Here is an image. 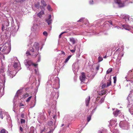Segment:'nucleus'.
<instances>
[{
  "label": "nucleus",
  "mask_w": 133,
  "mask_h": 133,
  "mask_svg": "<svg viewBox=\"0 0 133 133\" xmlns=\"http://www.w3.org/2000/svg\"><path fill=\"white\" fill-rule=\"evenodd\" d=\"M32 62L30 60H29L26 62L27 64L29 66L31 65L32 64Z\"/></svg>",
  "instance_id": "ddd939ff"
},
{
  "label": "nucleus",
  "mask_w": 133,
  "mask_h": 133,
  "mask_svg": "<svg viewBox=\"0 0 133 133\" xmlns=\"http://www.w3.org/2000/svg\"><path fill=\"white\" fill-rule=\"evenodd\" d=\"M20 130L21 131V132H22L23 131V129L22 127L21 126H20L19 127Z\"/></svg>",
  "instance_id": "72a5a7b5"
},
{
  "label": "nucleus",
  "mask_w": 133,
  "mask_h": 133,
  "mask_svg": "<svg viewBox=\"0 0 133 133\" xmlns=\"http://www.w3.org/2000/svg\"><path fill=\"white\" fill-rule=\"evenodd\" d=\"M114 1L116 3L118 4L120 8L123 7L125 6L124 2L121 1V0H114Z\"/></svg>",
  "instance_id": "f257e3e1"
},
{
  "label": "nucleus",
  "mask_w": 133,
  "mask_h": 133,
  "mask_svg": "<svg viewBox=\"0 0 133 133\" xmlns=\"http://www.w3.org/2000/svg\"><path fill=\"white\" fill-rule=\"evenodd\" d=\"M44 14V12L43 11H41L37 15V16L41 18L42 16V15Z\"/></svg>",
  "instance_id": "1a4fd4ad"
},
{
  "label": "nucleus",
  "mask_w": 133,
  "mask_h": 133,
  "mask_svg": "<svg viewBox=\"0 0 133 133\" xmlns=\"http://www.w3.org/2000/svg\"><path fill=\"white\" fill-rule=\"evenodd\" d=\"M79 79L81 82L84 81L86 78L85 73L82 72L81 73V75L79 77Z\"/></svg>",
  "instance_id": "f03ea898"
},
{
  "label": "nucleus",
  "mask_w": 133,
  "mask_h": 133,
  "mask_svg": "<svg viewBox=\"0 0 133 133\" xmlns=\"http://www.w3.org/2000/svg\"><path fill=\"white\" fill-rule=\"evenodd\" d=\"M53 132V130H50L48 132V133H52Z\"/></svg>",
  "instance_id": "e433bc0d"
},
{
  "label": "nucleus",
  "mask_w": 133,
  "mask_h": 133,
  "mask_svg": "<svg viewBox=\"0 0 133 133\" xmlns=\"http://www.w3.org/2000/svg\"><path fill=\"white\" fill-rule=\"evenodd\" d=\"M38 44L36 42H35L34 45V46L35 47L36 49L37 48V47H38Z\"/></svg>",
  "instance_id": "aec40b11"
},
{
  "label": "nucleus",
  "mask_w": 133,
  "mask_h": 133,
  "mask_svg": "<svg viewBox=\"0 0 133 133\" xmlns=\"http://www.w3.org/2000/svg\"><path fill=\"white\" fill-rule=\"evenodd\" d=\"M21 117L22 118H24V114H22L21 115Z\"/></svg>",
  "instance_id": "473e14b6"
},
{
  "label": "nucleus",
  "mask_w": 133,
  "mask_h": 133,
  "mask_svg": "<svg viewBox=\"0 0 133 133\" xmlns=\"http://www.w3.org/2000/svg\"><path fill=\"white\" fill-rule=\"evenodd\" d=\"M112 71V69L111 68H109L107 71V74H109Z\"/></svg>",
  "instance_id": "f3484780"
},
{
  "label": "nucleus",
  "mask_w": 133,
  "mask_h": 133,
  "mask_svg": "<svg viewBox=\"0 0 133 133\" xmlns=\"http://www.w3.org/2000/svg\"><path fill=\"white\" fill-rule=\"evenodd\" d=\"M103 60V58L102 57L100 56H99L98 58V62H100L102 61Z\"/></svg>",
  "instance_id": "4be33fe9"
},
{
  "label": "nucleus",
  "mask_w": 133,
  "mask_h": 133,
  "mask_svg": "<svg viewBox=\"0 0 133 133\" xmlns=\"http://www.w3.org/2000/svg\"><path fill=\"white\" fill-rule=\"evenodd\" d=\"M106 56H105L104 57V58H106Z\"/></svg>",
  "instance_id": "603ef678"
},
{
  "label": "nucleus",
  "mask_w": 133,
  "mask_h": 133,
  "mask_svg": "<svg viewBox=\"0 0 133 133\" xmlns=\"http://www.w3.org/2000/svg\"><path fill=\"white\" fill-rule=\"evenodd\" d=\"M83 19H81L78 21H77L78 22H82L83 21Z\"/></svg>",
  "instance_id": "37998d69"
},
{
  "label": "nucleus",
  "mask_w": 133,
  "mask_h": 133,
  "mask_svg": "<svg viewBox=\"0 0 133 133\" xmlns=\"http://www.w3.org/2000/svg\"><path fill=\"white\" fill-rule=\"evenodd\" d=\"M111 84V78L107 82V84L106 86L107 87H108L110 86Z\"/></svg>",
  "instance_id": "9b49d317"
},
{
  "label": "nucleus",
  "mask_w": 133,
  "mask_h": 133,
  "mask_svg": "<svg viewBox=\"0 0 133 133\" xmlns=\"http://www.w3.org/2000/svg\"><path fill=\"white\" fill-rule=\"evenodd\" d=\"M9 25V23L8 22V21H4V22L3 24V27L2 28V30H4V26L5 25L6 26H8Z\"/></svg>",
  "instance_id": "423d86ee"
},
{
  "label": "nucleus",
  "mask_w": 133,
  "mask_h": 133,
  "mask_svg": "<svg viewBox=\"0 0 133 133\" xmlns=\"http://www.w3.org/2000/svg\"><path fill=\"white\" fill-rule=\"evenodd\" d=\"M24 106V105L21 103H20V104H19V106L20 107H21V106Z\"/></svg>",
  "instance_id": "ea45409f"
},
{
  "label": "nucleus",
  "mask_w": 133,
  "mask_h": 133,
  "mask_svg": "<svg viewBox=\"0 0 133 133\" xmlns=\"http://www.w3.org/2000/svg\"><path fill=\"white\" fill-rule=\"evenodd\" d=\"M3 113L2 110H0V117L2 119L3 118Z\"/></svg>",
  "instance_id": "6ab92c4d"
},
{
  "label": "nucleus",
  "mask_w": 133,
  "mask_h": 133,
  "mask_svg": "<svg viewBox=\"0 0 133 133\" xmlns=\"http://www.w3.org/2000/svg\"><path fill=\"white\" fill-rule=\"evenodd\" d=\"M30 50L32 52H34L35 51L34 49L32 47H30Z\"/></svg>",
  "instance_id": "5701e85b"
},
{
  "label": "nucleus",
  "mask_w": 133,
  "mask_h": 133,
  "mask_svg": "<svg viewBox=\"0 0 133 133\" xmlns=\"http://www.w3.org/2000/svg\"><path fill=\"white\" fill-rule=\"evenodd\" d=\"M34 66H35L36 67L37 66V64H34L33 63H32V64Z\"/></svg>",
  "instance_id": "a19ab883"
},
{
  "label": "nucleus",
  "mask_w": 133,
  "mask_h": 133,
  "mask_svg": "<svg viewBox=\"0 0 133 133\" xmlns=\"http://www.w3.org/2000/svg\"><path fill=\"white\" fill-rule=\"evenodd\" d=\"M69 40L73 44H75L77 41V39H75L73 37L70 38H69Z\"/></svg>",
  "instance_id": "39448f33"
},
{
  "label": "nucleus",
  "mask_w": 133,
  "mask_h": 133,
  "mask_svg": "<svg viewBox=\"0 0 133 133\" xmlns=\"http://www.w3.org/2000/svg\"><path fill=\"white\" fill-rule=\"evenodd\" d=\"M67 32L66 31H64V32H62V33L63 34L65 33H66Z\"/></svg>",
  "instance_id": "09e8293b"
},
{
  "label": "nucleus",
  "mask_w": 133,
  "mask_h": 133,
  "mask_svg": "<svg viewBox=\"0 0 133 133\" xmlns=\"http://www.w3.org/2000/svg\"><path fill=\"white\" fill-rule=\"evenodd\" d=\"M29 133H34L33 131L32 130H31L29 132Z\"/></svg>",
  "instance_id": "de8ad7c7"
},
{
  "label": "nucleus",
  "mask_w": 133,
  "mask_h": 133,
  "mask_svg": "<svg viewBox=\"0 0 133 133\" xmlns=\"http://www.w3.org/2000/svg\"><path fill=\"white\" fill-rule=\"evenodd\" d=\"M1 47H0V51H1Z\"/></svg>",
  "instance_id": "6e6d98bb"
},
{
  "label": "nucleus",
  "mask_w": 133,
  "mask_h": 133,
  "mask_svg": "<svg viewBox=\"0 0 133 133\" xmlns=\"http://www.w3.org/2000/svg\"><path fill=\"white\" fill-rule=\"evenodd\" d=\"M18 64L16 63H15L14 64V67L15 68H16Z\"/></svg>",
  "instance_id": "c85d7f7f"
},
{
  "label": "nucleus",
  "mask_w": 133,
  "mask_h": 133,
  "mask_svg": "<svg viewBox=\"0 0 133 133\" xmlns=\"http://www.w3.org/2000/svg\"><path fill=\"white\" fill-rule=\"evenodd\" d=\"M104 94H105V93H104V94H102V95H103Z\"/></svg>",
  "instance_id": "864d4df0"
},
{
  "label": "nucleus",
  "mask_w": 133,
  "mask_h": 133,
  "mask_svg": "<svg viewBox=\"0 0 133 133\" xmlns=\"http://www.w3.org/2000/svg\"><path fill=\"white\" fill-rule=\"evenodd\" d=\"M26 55L27 56H30V55H31V54L30 53V52L28 51H26Z\"/></svg>",
  "instance_id": "7c9ffc66"
},
{
  "label": "nucleus",
  "mask_w": 133,
  "mask_h": 133,
  "mask_svg": "<svg viewBox=\"0 0 133 133\" xmlns=\"http://www.w3.org/2000/svg\"><path fill=\"white\" fill-rule=\"evenodd\" d=\"M122 26L125 30L129 31L131 29V28L133 29V27H131L130 26L128 25L124 24L122 25Z\"/></svg>",
  "instance_id": "7ed1b4c3"
},
{
  "label": "nucleus",
  "mask_w": 133,
  "mask_h": 133,
  "mask_svg": "<svg viewBox=\"0 0 133 133\" xmlns=\"http://www.w3.org/2000/svg\"><path fill=\"white\" fill-rule=\"evenodd\" d=\"M15 1L17 3H22L24 2L25 0H15Z\"/></svg>",
  "instance_id": "a211bd4d"
},
{
  "label": "nucleus",
  "mask_w": 133,
  "mask_h": 133,
  "mask_svg": "<svg viewBox=\"0 0 133 133\" xmlns=\"http://www.w3.org/2000/svg\"><path fill=\"white\" fill-rule=\"evenodd\" d=\"M72 56L71 55H70L64 61V63H66L68 61L69 59H70L71 57Z\"/></svg>",
  "instance_id": "4468645a"
},
{
  "label": "nucleus",
  "mask_w": 133,
  "mask_h": 133,
  "mask_svg": "<svg viewBox=\"0 0 133 133\" xmlns=\"http://www.w3.org/2000/svg\"><path fill=\"white\" fill-rule=\"evenodd\" d=\"M1 3H0V6H1Z\"/></svg>",
  "instance_id": "13d9d810"
},
{
  "label": "nucleus",
  "mask_w": 133,
  "mask_h": 133,
  "mask_svg": "<svg viewBox=\"0 0 133 133\" xmlns=\"http://www.w3.org/2000/svg\"><path fill=\"white\" fill-rule=\"evenodd\" d=\"M21 122L22 124L24 123L25 122V120L24 119H21Z\"/></svg>",
  "instance_id": "bb28decb"
},
{
  "label": "nucleus",
  "mask_w": 133,
  "mask_h": 133,
  "mask_svg": "<svg viewBox=\"0 0 133 133\" xmlns=\"http://www.w3.org/2000/svg\"><path fill=\"white\" fill-rule=\"evenodd\" d=\"M56 117V116H53V118H54H54H55Z\"/></svg>",
  "instance_id": "8fccbe9b"
},
{
  "label": "nucleus",
  "mask_w": 133,
  "mask_h": 133,
  "mask_svg": "<svg viewBox=\"0 0 133 133\" xmlns=\"http://www.w3.org/2000/svg\"><path fill=\"white\" fill-rule=\"evenodd\" d=\"M41 4L44 6H45L46 5V4L44 0H41Z\"/></svg>",
  "instance_id": "dca6fc26"
},
{
  "label": "nucleus",
  "mask_w": 133,
  "mask_h": 133,
  "mask_svg": "<svg viewBox=\"0 0 133 133\" xmlns=\"http://www.w3.org/2000/svg\"><path fill=\"white\" fill-rule=\"evenodd\" d=\"M63 34L62 33H61L59 35V38H60L61 37V36Z\"/></svg>",
  "instance_id": "c03bdc74"
},
{
  "label": "nucleus",
  "mask_w": 133,
  "mask_h": 133,
  "mask_svg": "<svg viewBox=\"0 0 133 133\" xmlns=\"http://www.w3.org/2000/svg\"><path fill=\"white\" fill-rule=\"evenodd\" d=\"M39 4H35V6L36 7H39Z\"/></svg>",
  "instance_id": "79ce46f5"
},
{
  "label": "nucleus",
  "mask_w": 133,
  "mask_h": 133,
  "mask_svg": "<svg viewBox=\"0 0 133 133\" xmlns=\"http://www.w3.org/2000/svg\"><path fill=\"white\" fill-rule=\"evenodd\" d=\"M120 112L121 111L120 110H117L114 112L113 114L114 116L116 117L117 116L118 114H119Z\"/></svg>",
  "instance_id": "6e6552de"
},
{
  "label": "nucleus",
  "mask_w": 133,
  "mask_h": 133,
  "mask_svg": "<svg viewBox=\"0 0 133 133\" xmlns=\"http://www.w3.org/2000/svg\"><path fill=\"white\" fill-rule=\"evenodd\" d=\"M9 47L5 46H4V48L2 50V51L5 54L8 53L9 52Z\"/></svg>",
  "instance_id": "20e7f679"
},
{
  "label": "nucleus",
  "mask_w": 133,
  "mask_h": 133,
  "mask_svg": "<svg viewBox=\"0 0 133 133\" xmlns=\"http://www.w3.org/2000/svg\"><path fill=\"white\" fill-rule=\"evenodd\" d=\"M43 34L46 36H48L47 32L46 31H44L43 32Z\"/></svg>",
  "instance_id": "c756f323"
},
{
  "label": "nucleus",
  "mask_w": 133,
  "mask_h": 133,
  "mask_svg": "<svg viewBox=\"0 0 133 133\" xmlns=\"http://www.w3.org/2000/svg\"><path fill=\"white\" fill-rule=\"evenodd\" d=\"M106 87V84H103L102 85V88H104Z\"/></svg>",
  "instance_id": "f704fd0d"
},
{
  "label": "nucleus",
  "mask_w": 133,
  "mask_h": 133,
  "mask_svg": "<svg viewBox=\"0 0 133 133\" xmlns=\"http://www.w3.org/2000/svg\"><path fill=\"white\" fill-rule=\"evenodd\" d=\"M47 9L50 11H51V8L49 5H48L47 7Z\"/></svg>",
  "instance_id": "393cba45"
},
{
  "label": "nucleus",
  "mask_w": 133,
  "mask_h": 133,
  "mask_svg": "<svg viewBox=\"0 0 133 133\" xmlns=\"http://www.w3.org/2000/svg\"><path fill=\"white\" fill-rule=\"evenodd\" d=\"M109 22L111 25H112V22L111 21H109Z\"/></svg>",
  "instance_id": "49530a36"
},
{
  "label": "nucleus",
  "mask_w": 133,
  "mask_h": 133,
  "mask_svg": "<svg viewBox=\"0 0 133 133\" xmlns=\"http://www.w3.org/2000/svg\"><path fill=\"white\" fill-rule=\"evenodd\" d=\"M91 115L88 116L87 117V122H89L91 120Z\"/></svg>",
  "instance_id": "2eb2a0df"
},
{
  "label": "nucleus",
  "mask_w": 133,
  "mask_h": 133,
  "mask_svg": "<svg viewBox=\"0 0 133 133\" xmlns=\"http://www.w3.org/2000/svg\"><path fill=\"white\" fill-rule=\"evenodd\" d=\"M6 130L4 129L0 131V133H6Z\"/></svg>",
  "instance_id": "412c9836"
},
{
  "label": "nucleus",
  "mask_w": 133,
  "mask_h": 133,
  "mask_svg": "<svg viewBox=\"0 0 133 133\" xmlns=\"http://www.w3.org/2000/svg\"><path fill=\"white\" fill-rule=\"evenodd\" d=\"M32 97V96H30L26 100V102H29L30 101V99H31Z\"/></svg>",
  "instance_id": "b1692460"
},
{
  "label": "nucleus",
  "mask_w": 133,
  "mask_h": 133,
  "mask_svg": "<svg viewBox=\"0 0 133 133\" xmlns=\"http://www.w3.org/2000/svg\"><path fill=\"white\" fill-rule=\"evenodd\" d=\"M29 96V94L28 93L22 95V98H25L26 97H28Z\"/></svg>",
  "instance_id": "f8f14e48"
},
{
  "label": "nucleus",
  "mask_w": 133,
  "mask_h": 133,
  "mask_svg": "<svg viewBox=\"0 0 133 133\" xmlns=\"http://www.w3.org/2000/svg\"><path fill=\"white\" fill-rule=\"evenodd\" d=\"M51 18V15H50L49 16V18L48 19L46 20V21L48 23V25H50L52 22V20L50 19Z\"/></svg>",
  "instance_id": "0eeeda50"
},
{
  "label": "nucleus",
  "mask_w": 133,
  "mask_h": 133,
  "mask_svg": "<svg viewBox=\"0 0 133 133\" xmlns=\"http://www.w3.org/2000/svg\"><path fill=\"white\" fill-rule=\"evenodd\" d=\"M93 2V1L92 0L90 1V4H92Z\"/></svg>",
  "instance_id": "a18cd8bd"
},
{
  "label": "nucleus",
  "mask_w": 133,
  "mask_h": 133,
  "mask_svg": "<svg viewBox=\"0 0 133 133\" xmlns=\"http://www.w3.org/2000/svg\"><path fill=\"white\" fill-rule=\"evenodd\" d=\"M104 98H102L101 100L100 101V102H101V103H102V102H103L104 101Z\"/></svg>",
  "instance_id": "c9c22d12"
},
{
  "label": "nucleus",
  "mask_w": 133,
  "mask_h": 133,
  "mask_svg": "<svg viewBox=\"0 0 133 133\" xmlns=\"http://www.w3.org/2000/svg\"><path fill=\"white\" fill-rule=\"evenodd\" d=\"M114 79V83L115 84L116 83V77L115 76L113 77Z\"/></svg>",
  "instance_id": "cd10ccee"
},
{
  "label": "nucleus",
  "mask_w": 133,
  "mask_h": 133,
  "mask_svg": "<svg viewBox=\"0 0 133 133\" xmlns=\"http://www.w3.org/2000/svg\"><path fill=\"white\" fill-rule=\"evenodd\" d=\"M61 54H63L64 55L65 54V53L63 51H61Z\"/></svg>",
  "instance_id": "58836bf2"
},
{
  "label": "nucleus",
  "mask_w": 133,
  "mask_h": 133,
  "mask_svg": "<svg viewBox=\"0 0 133 133\" xmlns=\"http://www.w3.org/2000/svg\"><path fill=\"white\" fill-rule=\"evenodd\" d=\"M99 65H98L96 67V69L97 70H98L99 69Z\"/></svg>",
  "instance_id": "2f4dec72"
},
{
  "label": "nucleus",
  "mask_w": 133,
  "mask_h": 133,
  "mask_svg": "<svg viewBox=\"0 0 133 133\" xmlns=\"http://www.w3.org/2000/svg\"><path fill=\"white\" fill-rule=\"evenodd\" d=\"M90 100V96H89L88 97L86 98V103L87 106L88 105Z\"/></svg>",
  "instance_id": "9d476101"
},
{
  "label": "nucleus",
  "mask_w": 133,
  "mask_h": 133,
  "mask_svg": "<svg viewBox=\"0 0 133 133\" xmlns=\"http://www.w3.org/2000/svg\"><path fill=\"white\" fill-rule=\"evenodd\" d=\"M75 49H73V50H70V51L72 53H74L75 52Z\"/></svg>",
  "instance_id": "4c0bfd02"
},
{
  "label": "nucleus",
  "mask_w": 133,
  "mask_h": 133,
  "mask_svg": "<svg viewBox=\"0 0 133 133\" xmlns=\"http://www.w3.org/2000/svg\"><path fill=\"white\" fill-rule=\"evenodd\" d=\"M64 125V124H62V126H63Z\"/></svg>",
  "instance_id": "5fc2aeb1"
},
{
  "label": "nucleus",
  "mask_w": 133,
  "mask_h": 133,
  "mask_svg": "<svg viewBox=\"0 0 133 133\" xmlns=\"http://www.w3.org/2000/svg\"><path fill=\"white\" fill-rule=\"evenodd\" d=\"M48 124L49 125L51 126L53 124V122L51 121H49L48 122Z\"/></svg>",
  "instance_id": "a878e982"
},
{
  "label": "nucleus",
  "mask_w": 133,
  "mask_h": 133,
  "mask_svg": "<svg viewBox=\"0 0 133 133\" xmlns=\"http://www.w3.org/2000/svg\"><path fill=\"white\" fill-rule=\"evenodd\" d=\"M117 27V28H118L119 27Z\"/></svg>",
  "instance_id": "4d7b16f0"
},
{
  "label": "nucleus",
  "mask_w": 133,
  "mask_h": 133,
  "mask_svg": "<svg viewBox=\"0 0 133 133\" xmlns=\"http://www.w3.org/2000/svg\"><path fill=\"white\" fill-rule=\"evenodd\" d=\"M50 112H51V111H50L49 112V111L48 112V113H49V115H50Z\"/></svg>",
  "instance_id": "3c124183"
}]
</instances>
